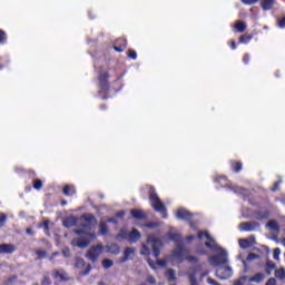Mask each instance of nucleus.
I'll use <instances>...</instances> for the list:
<instances>
[{
  "instance_id": "obj_29",
  "label": "nucleus",
  "mask_w": 285,
  "mask_h": 285,
  "mask_svg": "<svg viewBox=\"0 0 285 285\" xmlns=\"http://www.w3.org/2000/svg\"><path fill=\"white\" fill-rule=\"evenodd\" d=\"M109 228H108V224H106V222H101L99 224V235H108Z\"/></svg>"
},
{
  "instance_id": "obj_15",
  "label": "nucleus",
  "mask_w": 285,
  "mask_h": 285,
  "mask_svg": "<svg viewBox=\"0 0 285 285\" xmlns=\"http://www.w3.org/2000/svg\"><path fill=\"white\" fill-rule=\"evenodd\" d=\"M17 250V247L12 244H0V253L2 255H12Z\"/></svg>"
},
{
  "instance_id": "obj_6",
  "label": "nucleus",
  "mask_w": 285,
  "mask_h": 285,
  "mask_svg": "<svg viewBox=\"0 0 285 285\" xmlns=\"http://www.w3.org/2000/svg\"><path fill=\"white\" fill-rule=\"evenodd\" d=\"M101 253H104V245L97 244L96 246H91L88 249L86 257L87 259H89V262H92V264H95V262H97L99 257H101Z\"/></svg>"
},
{
  "instance_id": "obj_60",
  "label": "nucleus",
  "mask_w": 285,
  "mask_h": 285,
  "mask_svg": "<svg viewBox=\"0 0 285 285\" xmlns=\"http://www.w3.org/2000/svg\"><path fill=\"white\" fill-rule=\"evenodd\" d=\"M26 233L27 235H35V230H32V228H27Z\"/></svg>"
},
{
  "instance_id": "obj_37",
  "label": "nucleus",
  "mask_w": 285,
  "mask_h": 285,
  "mask_svg": "<svg viewBox=\"0 0 285 285\" xmlns=\"http://www.w3.org/2000/svg\"><path fill=\"white\" fill-rule=\"evenodd\" d=\"M185 259H187L189 264H197V262H199V257L193 255H187Z\"/></svg>"
},
{
  "instance_id": "obj_20",
  "label": "nucleus",
  "mask_w": 285,
  "mask_h": 285,
  "mask_svg": "<svg viewBox=\"0 0 285 285\" xmlns=\"http://www.w3.org/2000/svg\"><path fill=\"white\" fill-rule=\"evenodd\" d=\"M62 193L63 195H66V197H72V195H77V190L72 185H65V187L62 188Z\"/></svg>"
},
{
  "instance_id": "obj_57",
  "label": "nucleus",
  "mask_w": 285,
  "mask_h": 285,
  "mask_svg": "<svg viewBox=\"0 0 285 285\" xmlns=\"http://www.w3.org/2000/svg\"><path fill=\"white\" fill-rule=\"evenodd\" d=\"M43 228L45 230H50V223L48 220L43 223Z\"/></svg>"
},
{
  "instance_id": "obj_26",
  "label": "nucleus",
  "mask_w": 285,
  "mask_h": 285,
  "mask_svg": "<svg viewBox=\"0 0 285 285\" xmlns=\"http://www.w3.org/2000/svg\"><path fill=\"white\" fill-rule=\"evenodd\" d=\"M166 277L168 282H177V275L175 274V269L169 268L166 272Z\"/></svg>"
},
{
  "instance_id": "obj_27",
  "label": "nucleus",
  "mask_w": 285,
  "mask_h": 285,
  "mask_svg": "<svg viewBox=\"0 0 285 285\" xmlns=\"http://www.w3.org/2000/svg\"><path fill=\"white\" fill-rule=\"evenodd\" d=\"M275 277H276V279H281V282H284V279H285V268L281 267V268L275 269Z\"/></svg>"
},
{
  "instance_id": "obj_50",
  "label": "nucleus",
  "mask_w": 285,
  "mask_h": 285,
  "mask_svg": "<svg viewBox=\"0 0 285 285\" xmlns=\"http://www.w3.org/2000/svg\"><path fill=\"white\" fill-rule=\"evenodd\" d=\"M146 282L148 284H151V285H156L157 284V279H155V276H148Z\"/></svg>"
},
{
  "instance_id": "obj_39",
  "label": "nucleus",
  "mask_w": 285,
  "mask_h": 285,
  "mask_svg": "<svg viewBox=\"0 0 285 285\" xmlns=\"http://www.w3.org/2000/svg\"><path fill=\"white\" fill-rule=\"evenodd\" d=\"M36 255H38L39 259H43V257L48 256V252H46L43 249H37Z\"/></svg>"
},
{
  "instance_id": "obj_25",
  "label": "nucleus",
  "mask_w": 285,
  "mask_h": 285,
  "mask_svg": "<svg viewBox=\"0 0 285 285\" xmlns=\"http://www.w3.org/2000/svg\"><path fill=\"white\" fill-rule=\"evenodd\" d=\"M266 275L264 273H257L249 278V282H255L256 284H262V281L265 279Z\"/></svg>"
},
{
  "instance_id": "obj_14",
  "label": "nucleus",
  "mask_w": 285,
  "mask_h": 285,
  "mask_svg": "<svg viewBox=\"0 0 285 285\" xmlns=\"http://www.w3.org/2000/svg\"><path fill=\"white\" fill-rule=\"evenodd\" d=\"M147 244L150 245V248L154 253V257H156V259H157L159 257V255H161V243L158 240H154L150 243V240H148Z\"/></svg>"
},
{
  "instance_id": "obj_48",
  "label": "nucleus",
  "mask_w": 285,
  "mask_h": 285,
  "mask_svg": "<svg viewBox=\"0 0 285 285\" xmlns=\"http://www.w3.org/2000/svg\"><path fill=\"white\" fill-rule=\"evenodd\" d=\"M245 6H255L259 0H240Z\"/></svg>"
},
{
  "instance_id": "obj_31",
  "label": "nucleus",
  "mask_w": 285,
  "mask_h": 285,
  "mask_svg": "<svg viewBox=\"0 0 285 285\" xmlns=\"http://www.w3.org/2000/svg\"><path fill=\"white\" fill-rule=\"evenodd\" d=\"M169 239L176 244H181V236L177 233H169Z\"/></svg>"
},
{
  "instance_id": "obj_49",
  "label": "nucleus",
  "mask_w": 285,
  "mask_h": 285,
  "mask_svg": "<svg viewBox=\"0 0 285 285\" xmlns=\"http://www.w3.org/2000/svg\"><path fill=\"white\" fill-rule=\"evenodd\" d=\"M41 285H52V281L48 276H45L41 281Z\"/></svg>"
},
{
  "instance_id": "obj_36",
  "label": "nucleus",
  "mask_w": 285,
  "mask_h": 285,
  "mask_svg": "<svg viewBox=\"0 0 285 285\" xmlns=\"http://www.w3.org/2000/svg\"><path fill=\"white\" fill-rule=\"evenodd\" d=\"M267 228H271V230H279V224H277V220H269Z\"/></svg>"
},
{
  "instance_id": "obj_38",
  "label": "nucleus",
  "mask_w": 285,
  "mask_h": 285,
  "mask_svg": "<svg viewBox=\"0 0 285 285\" xmlns=\"http://www.w3.org/2000/svg\"><path fill=\"white\" fill-rule=\"evenodd\" d=\"M6 222H8V215L1 213L0 214V228H3V226H6Z\"/></svg>"
},
{
  "instance_id": "obj_43",
  "label": "nucleus",
  "mask_w": 285,
  "mask_h": 285,
  "mask_svg": "<svg viewBox=\"0 0 285 285\" xmlns=\"http://www.w3.org/2000/svg\"><path fill=\"white\" fill-rule=\"evenodd\" d=\"M55 277L61 279V282H66V273H61L60 271H56Z\"/></svg>"
},
{
  "instance_id": "obj_52",
  "label": "nucleus",
  "mask_w": 285,
  "mask_h": 285,
  "mask_svg": "<svg viewBox=\"0 0 285 285\" xmlns=\"http://www.w3.org/2000/svg\"><path fill=\"white\" fill-rule=\"evenodd\" d=\"M265 285H277V281L275 278H269Z\"/></svg>"
},
{
  "instance_id": "obj_28",
  "label": "nucleus",
  "mask_w": 285,
  "mask_h": 285,
  "mask_svg": "<svg viewBox=\"0 0 285 285\" xmlns=\"http://www.w3.org/2000/svg\"><path fill=\"white\" fill-rule=\"evenodd\" d=\"M235 28H236L237 32H246V22L238 20L235 23Z\"/></svg>"
},
{
  "instance_id": "obj_63",
  "label": "nucleus",
  "mask_w": 285,
  "mask_h": 285,
  "mask_svg": "<svg viewBox=\"0 0 285 285\" xmlns=\"http://www.w3.org/2000/svg\"><path fill=\"white\" fill-rule=\"evenodd\" d=\"M60 206H68V200H61Z\"/></svg>"
},
{
  "instance_id": "obj_51",
  "label": "nucleus",
  "mask_w": 285,
  "mask_h": 285,
  "mask_svg": "<svg viewBox=\"0 0 285 285\" xmlns=\"http://www.w3.org/2000/svg\"><path fill=\"white\" fill-rule=\"evenodd\" d=\"M249 61H250V55L245 53L244 57H243V62H244L246 66H248Z\"/></svg>"
},
{
  "instance_id": "obj_58",
  "label": "nucleus",
  "mask_w": 285,
  "mask_h": 285,
  "mask_svg": "<svg viewBox=\"0 0 285 285\" xmlns=\"http://www.w3.org/2000/svg\"><path fill=\"white\" fill-rule=\"evenodd\" d=\"M92 271V266L88 265L87 268L85 269V275H88Z\"/></svg>"
},
{
  "instance_id": "obj_4",
  "label": "nucleus",
  "mask_w": 285,
  "mask_h": 285,
  "mask_svg": "<svg viewBox=\"0 0 285 285\" xmlns=\"http://www.w3.org/2000/svg\"><path fill=\"white\" fill-rule=\"evenodd\" d=\"M208 262L212 266H224L228 264V253L220 247L218 254L209 256Z\"/></svg>"
},
{
  "instance_id": "obj_44",
  "label": "nucleus",
  "mask_w": 285,
  "mask_h": 285,
  "mask_svg": "<svg viewBox=\"0 0 285 285\" xmlns=\"http://www.w3.org/2000/svg\"><path fill=\"white\" fill-rule=\"evenodd\" d=\"M127 57L129 59H134V61L137 59V51L132 50V49H129L128 52H127Z\"/></svg>"
},
{
  "instance_id": "obj_3",
  "label": "nucleus",
  "mask_w": 285,
  "mask_h": 285,
  "mask_svg": "<svg viewBox=\"0 0 285 285\" xmlns=\"http://www.w3.org/2000/svg\"><path fill=\"white\" fill-rule=\"evenodd\" d=\"M98 88L99 92L108 95L110 92V72L108 70L98 73Z\"/></svg>"
},
{
  "instance_id": "obj_61",
  "label": "nucleus",
  "mask_w": 285,
  "mask_h": 285,
  "mask_svg": "<svg viewBox=\"0 0 285 285\" xmlns=\"http://www.w3.org/2000/svg\"><path fill=\"white\" fill-rule=\"evenodd\" d=\"M157 264L158 266H166V261L158 259Z\"/></svg>"
},
{
  "instance_id": "obj_35",
  "label": "nucleus",
  "mask_w": 285,
  "mask_h": 285,
  "mask_svg": "<svg viewBox=\"0 0 285 285\" xmlns=\"http://www.w3.org/2000/svg\"><path fill=\"white\" fill-rule=\"evenodd\" d=\"M115 265V262H112V259L110 258H105L102 259V267L108 269V268H112V266Z\"/></svg>"
},
{
  "instance_id": "obj_11",
  "label": "nucleus",
  "mask_w": 285,
  "mask_h": 285,
  "mask_svg": "<svg viewBox=\"0 0 285 285\" xmlns=\"http://www.w3.org/2000/svg\"><path fill=\"white\" fill-rule=\"evenodd\" d=\"M128 48V40L126 38H118L116 40V45L114 46V50L116 52H124Z\"/></svg>"
},
{
  "instance_id": "obj_53",
  "label": "nucleus",
  "mask_w": 285,
  "mask_h": 285,
  "mask_svg": "<svg viewBox=\"0 0 285 285\" xmlns=\"http://www.w3.org/2000/svg\"><path fill=\"white\" fill-rule=\"evenodd\" d=\"M12 282H17V276H11L7 279L6 284H12Z\"/></svg>"
},
{
  "instance_id": "obj_42",
  "label": "nucleus",
  "mask_w": 285,
  "mask_h": 285,
  "mask_svg": "<svg viewBox=\"0 0 285 285\" xmlns=\"http://www.w3.org/2000/svg\"><path fill=\"white\" fill-rule=\"evenodd\" d=\"M140 255H150V248H148V245L142 244Z\"/></svg>"
},
{
  "instance_id": "obj_1",
  "label": "nucleus",
  "mask_w": 285,
  "mask_h": 285,
  "mask_svg": "<svg viewBox=\"0 0 285 285\" xmlns=\"http://www.w3.org/2000/svg\"><path fill=\"white\" fill-rule=\"evenodd\" d=\"M80 226L82 229H75V235H86L87 237H79L73 239L72 245L77 246L78 248H88L90 246V242L97 238V234L86 232L87 229H90V225L88 224H81Z\"/></svg>"
},
{
  "instance_id": "obj_22",
  "label": "nucleus",
  "mask_w": 285,
  "mask_h": 285,
  "mask_svg": "<svg viewBox=\"0 0 285 285\" xmlns=\"http://www.w3.org/2000/svg\"><path fill=\"white\" fill-rule=\"evenodd\" d=\"M120 250L121 248L119 247V245L115 243L107 246V252L111 253V255H119Z\"/></svg>"
},
{
  "instance_id": "obj_56",
  "label": "nucleus",
  "mask_w": 285,
  "mask_h": 285,
  "mask_svg": "<svg viewBox=\"0 0 285 285\" xmlns=\"http://www.w3.org/2000/svg\"><path fill=\"white\" fill-rule=\"evenodd\" d=\"M175 255H176V257H181V255H183V248L180 247L179 249H177V250L175 252Z\"/></svg>"
},
{
  "instance_id": "obj_8",
  "label": "nucleus",
  "mask_w": 285,
  "mask_h": 285,
  "mask_svg": "<svg viewBox=\"0 0 285 285\" xmlns=\"http://www.w3.org/2000/svg\"><path fill=\"white\" fill-rule=\"evenodd\" d=\"M259 228V223L257 222H244L239 224V230L243 233H253Z\"/></svg>"
},
{
  "instance_id": "obj_19",
  "label": "nucleus",
  "mask_w": 285,
  "mask_h": 285,
  "mask_svg": "<svg viewBox=\"0 0 285 285\" xmlns=\"http://www.w3.org/2000/svg\"><path fill=\"white\" fill-rule=\"evenodd\" d=\"M130 215H131V217H134V219H139V220L146 219V217H147L146 213H144V210H141V209H131Z\"/></svg>"
},
{
  "instance_id": "obj_46",
  "label": "nucleus",
  "mask_w": 285,
  "mask_h": 285,
  "mask_svg": "<svg viewBox=\"0 0 285 285\" xmlns=\"http://www.w3.org/2000/svg\"><path fill=\"white\" fill-rule=\"evenodd\" d=\"M279 255H282V249H279V247L274 248V250H273L274 259L278 261L279 259Z\"/></svg>"
},
{
  "instance_id": "obj_12",
  "label": "nucleus",
  "mask_w": 285,
  "mask_h": 285,
  "mask_svg": "<svg viewBox=\"0 0 285 285\" xmlns=\"http://www.w3.org/2000/svg\"><path fill=\"white\" fill-rule=\"evenodd\" d=\"M77 224H79V217L77 216H69L62 220V226L65 228H73Z\"/></svg>"
},
{
  "instance_id": "obj_62",
  "label": "nucleus",
  "mask_w": 285,
  "mask_h": 285,
  "mask_svg": "<svg viewBox=\"0 0 285 285\" xmlns=\"http://www.w3.org/2000/svg\"><path fill=\"white\" fill-rule=\"evenodd\" d=\"M187 242H193V239H195V236L194 235H188L186 237Z\"/></svg>"
},
{
  "instance_id": "obj_55",
  "label": "nucleus",
  "mask_w": 285,
  "mask_h": 285,
  "mask_svg": "<svg viewBox=\"0 0 285 285\" xmlns=\"http://www.w3.org/2000/svg\"><path fill=\"white\" fill-rule=\"evenodd\" d=\"M147 263L149 264L150 268H153V269L157 268V266H155V262H153V259L148 258Z\"/></svg>"
},
{
  "instance_id": "obj_45",
  "label": "nucleus",
  "mask_w": 285,
  "mask_h": 285,
  "mask_svg": "<svg viewBox=\"0 0 285 285\" xmlns=\"http://www.w3.org/2000/svg\"><path fill=\"white\" fill-rule=\"evenodd\" d=\"M158 226H161V223L155 222L145 224V228H158Z\"/></svg>"
},
{
  "instance_id": "obj_33",
  "label": "nucleus",
  "mask_w": 285,
  "mask_h": 285,
  "mask_svg": "<svg viewBox=\"0 0 285 285\" xmlns=\"http://www.w3.org/2000/svg\"><path fill=\"white\" fill-rule=\"evenodd\" d=\"M8 43V33L3 29H0V46Z\"/></svg>"
},
{
  "instance_id": "obj_10",
  "label": "nucleus",
  "mask_w": 285,
  "mask_h": 285,
  "mask_svg": "<svg viewBox=\"0 0 285 285\" xmlns=\"http://www.w3.org/2000/svg\"><path fill=\"white\" fill-rule=\"evenodd\" d=\"M136 250L134 247H126L124 250V256L119 259V264H126L128 259H132Z\"/></svg>"
},
{
  "instance_id": "obj_34",
  "label": "nucleus",
  "mask_w": 285,
  "mask_h": 285,
  "mask_svg": "<svg viewBox=\"0 0 285 285\" xmlns=\"http://www.w3.org/2000/svg\"><path fill=\"white\" fill-rule=\"evenodd\" d=\"M32 186H33L35 190H41V188H43V180L33 179L32 180Z\"/></svg>"
},
{
  "instance_id": "obj_9",
  "label": "nucleus",
  "mask_w": 285,
  "mask_h": 285,
  "mask_svg": "<svg viewBox=\"0 0 285 285\" xmlns=\"http://www.w3.org/2000/svg\"><path fill=\"white\" fill-rule=\"evenodd\" d=\"M176 217L177 219H183L184 222H193V213L184 208L177 209Z\"/></svg>"
},
{
  "instance_id": "obj_2",
  "label": "nucleus",
  "mask_w": 285,
  "mask_h": 285,
  "mask_svg": "<svg viewBox=\"0 0 285 285\" xmlns=\"http://www.w3.org/2000/svg\"><path fill=\"white\" fill-rule=\"evenodd\" d=\"M149 202L156 210V213H160L163 215V219H168V212L166 209V205L161 203V199L157 195V191L155 190V187L149 188Z\"/></svg>"
},
{
  "instance_id": "obj_47",
  "label": "nucleus",
  "mask_w": 285,
  "mask_h": 285,
  "mask_svg": "<svg viewBox=\"0 0 285 285\" xmlns=\"http://www.w3.org/2000/svg\"><path fill=\"white\" fill-rule=\"evenodd\" d=\"M196 255H208V250L204 249L202 246H198L196 248Z\"/></svg>"
},
{
  "instance_id": "obj_17",
  "label": "nucleus",
  "mask_w": 285,
  "mask_h": 285,
  "mask_svg": "<svg viewBox=\"0 0 285 285\" xmlns=\"http://www.w3.org/2000/svg\"><path fill=\"white\" fill-rule=\"evenodd\" d=\"M229 165L234 173H242V169L244 168L242 160H230Z\"/></svg>"
},
{
  "instance_id": "obj_7",
  "label": "nucleus",
  "mask_w": 285,
  "mask_h": 285,
  "mask_svg": "<svg viewBox=\"0 0 285 285\" xmlns=\"http://www.w3.org/2000/svg\"><path fill=\"white\" fill-rule=\"evenodd\" d=\"M218 279H230L233 277V268L230 266H220L216 269Z\"/></svg>"
},
{
  "instance_id": "obj_32",
  "label": "nucleus",
  "mask_w": 285,
  "mask_h": 285,
  "mask_svg": "<svg viewBox=\"0 0 285 285\" xmlns=\"http://www.w3.org/2000/svg\"><path fill=\"white\" fill-rule=\"evenodd\" d=\"M119 237H121V239H127V242H129L130 238V232L126 230V229H120L117 239H119Z\"/></svg>"
},
{
  "instance_id": "obj_64",
  "label": "nucleus",
  "mask_w": 285,
  "mask_h": 285,
  "mask_svg": "<svg viewBox=\"0 0 285 285\" xmlns=\"http://www.w3.org/2000/svg\"><path fill=\"white\" fill-rule=\"evenodd\" d=\"M234 285H244V282H242V281L239 279V281H236V282L234 283Z\"/></svg>"
},
{
  "instance_id": "obj_13",
  "label": "nucleus",
  "mask_w": 285,
  "mask_h": 285,
  "mask_svg": "<svg viewBox=\"0 0 285 285\" xmlns=\"http://www.w3.org/2000/svg\"><path fill=\"white\" fill-rule=\"evenodd\" d=\"M252 217H254V219H257L258 222H263L264 219H268V217H271V212H268V210H254L252 213Z\"/></svg>"
},
{
  "instance_id": "obj_23",
  "label": "nucleus",
  "mask_w": 285,
  "mask_h": 285,
  "mask_svg": "<svg viewBox=\"0 0 285 285\" xmlns=\"http://www.w3.org/2000/svg\"><path fill=\"white\" fill-rule=\"evenodd\" d=\"M261 6L263 10H272L275 6V0H261Z\"/></svg>"
},
{
  "instance_id": "obj_18",
  "label": "nucleus",
  "mask_w": 285,
  "mask_h": 285,
  "mask_svg": "<svg viewBox=\"0 0 285 285\" xmlns=\"http://www.w3.org/2000/svg\"><path fill=\"white\" fill-rule=\"evenodd\" d=\"M249 239L250 240L246 238H240L238 240L240 248H250V246H253V243L255 242V236H250Z\"/></svg>"
},
{
  "instance_id": "obj_54",
  "label": "nucleus",
  "mask_w": 285,
  "mask_h": 285,
  "mask_svg": "<svg viewBox=\"0 0 285 285\" xmlns=\"http://www.w3.org/2000/svg\"><path fill=\"white\" fill-rule=\"evenodd\" d=\"M279 184H281V181H276V183H274V186H273V188H272V190L275 193V190H279Z\"/></svg>"
},
{
  "instance_id": "obj_41",
  "label": "nucleus",
  "mask_w": 285,
  "mask_h": 285,
  "mask_svg": "<svg viewBox=\"0 0 285 285\" xmlns=\"http://www.w3.org/2000/svg\"><path fill=\"white\" fill-rule=\"evenodd\" d=\"M188 279H189V284H190V285H199V284L197 283V276H195V274H189V275H188Z\"/></svg>"
},
{
  "instance_id": "obj_40",
  "label": "nucleus",
  "mask_w": 285,
  "mask_h": 285,
  "mask_svg": "<svg viewBox=\"0 0 285 285\" xmlns=\"http://www.w3.org/2000/svg\"><path fill=\"white\" fill-rule=\"evenodd\" d=\"M277 26H278V28L284 30V28H285V16H283L281 18H277Z\"/></svg>"
},
{
  "instance_id": "obj_59",
  "label": "nucleus",
  "mask_w": 285,
  "mask_h": 285,
  "mask_svg": "<svg viewBox=\"0 0 285 285\" xmlns=\"http://www.w3.org/2000/svg\"><path fill=\"white\" fill-rule=\"evenodd\" d=\"M230 48L232 50H237V43L235 42V40H232Z\"/></svg>"
},
{
  "instance_id": "obj_16",
  "label": "nucleus",
  "mask_w": 285,
  "mask_h": 285,
  "mask_svg": "<svg viewBox=\"0 0 285 285\" xmlns=\"http://www.w3.org/2000/svg\"><path fill=\"white\" fill-rule=\"evenodd\" d=\"M139 239H141V233H139L137 228H134L129 233V244H137Z\"/></svg>"
},
{
  "instance_id": "obj_30",
  "label": "nucleus",
  "mask_w": 285,
  "mask_h": 285,
  "mask_svg": "<svg viewBox=\"0 0 285 285\" xmlns=\"http://www.w3.org/2000/svg\"><path fill=\"white\" fill-rule=\"evenodd\" d=\"M265 266L267 275H271L273 271H275V268L277 267L275 263H273V261H267Z\"/></svg>"
},
{
  "instance_id": "obj_24",
  "label": "nucleus",
  "mask_w": 285,
  "mask_h": 285,
  "mask_svg": "<svg viewBox=\"0 0 285 285\" xmlns=\"http://www.w3.org/2000/svg\"><path fill=\"white\" fill-rule=\"evenodd\" d=\"M255 37V35L250 33H246L239 37L238 39V43H250V41H253V38Z\"/></svg>"
},
{
  "instance_id": "obj_5",
  "label": "nucleus",
  "mask_w": 285,
  "mask_h": 285,
  "mask_svg": "<svg viewBox=\"0 0 285 285\" xmlns=\"http://www.w3.org/2000/svg\"><path fill=\"white\" fill-rule=\"evenodd\" d=\"M204 237H206L208 240L205 242L206 248L214 250V253H219V250H222V246L217 244L215 238H213L208 232H198V239H204Z\"/></svg>"
},
{
  "instance_id": "obj_21",
  "label": "nucleus",
  "mask_w": 285,
  "mask_h": 285,
  "mask_svg": "<svg viewBox=\"0 0 285 285\" xmlns=\"http://www.w3.org/2000/svg\"><path fill=\"white\" fill-rule=\"evenodd\" d=\"M81 219H83V222H87V224H97V217H95V215L90 213L82 214Z\"/></svg>"
}]
</instances>
